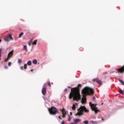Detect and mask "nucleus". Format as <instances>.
Listing matches in <instances>:
<instances>
[{"mask_svg":"<svg viewBox=\"0 0 124 124\" xmlns=\"http://www.w3.org/2000/svg\"><path fill=\"white\" fill-rule=\"evenodd\" d=\"M59 119H60V120H62V118H61V116H59Z\"/></svg>","mask_w":124,"mask_h":124,"instance_id":"35","label":"nucleus"},{"mask_svg":"<svg viewBox=\"0 0 124 124\" xmlns=\"http://www.w3.org/2000/svg\"><path fill=\"white\" fill-rule=\"evenodd\" d=\"M1 42V40H0V43Z\"/></svg>","mask_w":124,"mask_h":124,"instance_id":"40","label":"nucleus"},{"mask_svg":"<svg viewBox=\"0 0 124 124\" xmlns=\"http://www.w3.org/2000/svg\"><path fill=\"white\" fill-rule=\"evenodd\" d=\"M46 86H47V84L46 83H45L43 85V88H45L46 89Z\"/></svg>","mask_w":124,"mask_h":124,"instance_id":"27","label":"nucleus"},{"mask_svg":"<svg viewBox=\"0 0 124 124\" xmlns=\"http://www.w3.org/2000/svg\"><path fill=\"white\" fill-rule=\"evenodd\" d=\"M37 43V40H34V41L32 43V45H36Z\"/></svg>","mask_w":124,"mask_h":124,"instance_id":"18","label":"nucleus"},{"mask_svg":"<svg viewBox=\"0 0 124 124\" xmlns=\"http://www.w3.org/2000/svg\"><path fill=\"white\" fill-rule=\"evenodd\" d=\"M66 91H67V89L66 88L64 90V92H66Z\"/></svg>","mask_w":124,"mask_h":124,"instance_id":"34","label":"nucleus"},{"mask_svg":"<svg viewBox=\"0 0 124 124\" xmlns=\"http://www.w3.org/2000/svg\"><path fill=\"white\" fill-rule=\"evenodd\" d=\"M117 72L118 73H121L123 74L124 73V65H123L121 68L118 69Z\"/></svg>","mask_w":124,"mask_h":124,"instance_id":"8","label":"nucleus"},{"mask_svg":"<svg viewBox=\"0 0 124 124\" xmlns=\"http://www.w3.org/2000/svg\"><path fill=\"white\" fill-rule=\"evenodd\" d=\"M31 71H33V70H32H32H31Z\"/></svg>","mask_w":124,"mask_h":124,"instance_id":"41","label":"nucleus"},{"mask_svg":"<svg viewBox=\"0 0 124 124\" xmlns=\"http://www.w3.org/2000/svg\"><path fill=\"white\" fill-rule=\"evenodd\" d=\"M71 116H72V112H70Z\"/></svg>","mask_w":124,"mask_h":124,"instance_id":"38","label":"nucleus"},{"mask_svg":"<svg viewBox=\"0 0 124 124\" xmlns=\"http://www.w3.org/2000/svg\"><path fill=\"white\" fill-rule=\"evenodd\" d=\"M84 124H89V122L87 120H86V121H84Z\"/></svg>","mask_w":124,"mask_h":124,"instance_id":"22","label":"nucleus"},{"mask_svg":"<svg viewBox=\"0 0 124 124\" xmlns=\"http://www.w3.org/2000/svg\"><path fill=\"white\" fill-rule=\"evenodd\" d=\"M8 65V66H11V62H9Z\"/></svg>","mask_w":124,"mask_h":124,"instance_id":"28","label":"nucleus"},{"mask_svg":"<svg viewBox=\"0 0 124 124\" xmlns=\"http://www.w3.org/2000/svg\"><path fill=\"white\" fill-rule=\"evenodd\" d=\"M89 105L91 106L92 111H94L95 114H98V112H100V111L97 109V108L95 105L92 104L91 102H89Z\"/></svg>","mask_w":124,"mask_h":124,"instance_id":"5","label":"nucleus"},{"mask_svg":"<svg viewBox=\"0 0 124 124\" xmlns=\"http://www.w3.org/2000/svg\"><path fill=\"white\" fill-rule=\"evenodd\" d=\"M48 111L50 115H56L59 114V111L56 107H52L48 109Z\"/></svg>","mask_w":124,"mask_h":124,"instance_id":"4","label":"nucleus"},{"mask_svg":"<svg viewBox=\"0 0 124 124\" xmlns=\"http://www.w3.org/2000/svg\"><path fill=\"white\" fill-rule=\"evenodd\" d=\"M94 99H95V97L94 96V97H93V100H94Z\"/></svg>","mask_w":124,"mask_h":124,"instance_id":"36","label":"nucleus"},{"mask_svg":"<svg viewBox=\"0 0 124 124\" xmlns=\"http://www.w3.org/2000/svg\"><path fill=\"white\" fill-rule=\"evenodd\" d=\"M78 112L77 114H76V116H83L84 115V111L85 113H89L90 111L89 109H87V108L85 106H81L78 109Z\"/></svg>","mask_w":124,"mask_h":124,"instance_id":"3","label":"nucleus"},{"mask_svg":"<svg viewBox=\"0 0 124 124\" xmlns=\"http://www.w3.org/2000/svg\"><path fill=\"white\" fill-rule=\"evenodd\" d=\"M32 40H33V39H31L29 41L28 45H29V46H31V43H32Z\"/></svg>","mask_w":124,"mask_h":124,"instance_id":"13","label":"nucleus"},{"mask_svg":"<svg viewBox=\"0 0 124 124\" xmlns=\"http://www.w3.org/2000/svg\"><path fill=\"white\" fill-rule=\"evenodd\" d=\"M20 69H21V70H24V67L21 66L20 67Z\"/></svg>","mask_w":124,"mask_h":124,"instance_id":"31","label":"nucleus"},{"mask_svg":"<svg viewBox=\"0 0 124 124\" xmlns=\"http://www.w3.org/2000/svg\"><path fill=\"white\" fill-rule=\"evenodd\" d=\"M103 105V103L102 104V105Z\"/></svg>","mask_w":124,"mask_h":124,"instance_id":"42","label":"nucleus"},{"mask_svg":"<svg viewBox=\"0 0 124 124\" xmlns=\"http://www.w3.org/2000/svg\"><path fill=\"white\" fill-rule=\"evenodd\" d=\"M93 82H96V83H97V84H100V85H102V81H101V80H99V78H93Z\"/></svg>","mask_w":124,"mask_h":124,"instance_id":"7","label":"nucleus"},{"mask_svg":"<svg viewBox=\"0 0 124 124\" xmlns=\"http://www.w3.org/2000/svg\"><path fill=\"white\" fill-rule=\"evenodd\" d=\"M71 124H75V123H71Z\"/></svg>","mask_w":124,"mask_h":124,"instance_id":"39","label":"nucleus"},{"mask_svg":"<svg viewBox=\"0 0 124 124\" xmlns=\"http://www.w3.org/2000/svg\"><path fill=\"white\" fill-rule=\"evenodd\" d=\"M47 85L49 86V87H51V82H50V81H48Z\"/></svg>","mask_w":124,"mask_h":124,"instance_id":"23","label":"nucleus"},{"mask_svg":"<svg viewBox=\"0 0 124 124\" xmlns=\"http://www.w3.org/2000/svg\"><path fill=\"white\" fill-rule=\"evenodd\" d=\"M102 121H103V122L104 121V119H103V117H102Z\"/></svg>","mask_w":124,"mask_h":124,"instance_id":"37","label":"nucleus"},{"mask_svg":"<svg viewBox=\"0 0 124 124\" xmlns=\"http://www.w3.org/2000/svg\"><path fill=\"white\" fill-rule=\"evenodd\" d=\"M119 93H121L122 94H123V93H124V91H123V90H120L119 91Z\"/></svg>","mask_w":124,"mask_h":124,"instance_id":"24","label":"nucleus"},{"mask_svg":"<svg viewBox=\"0 0 124 124\" xmlns=\"http://www.w3.org/2000/svg\"><path fill=\"white\" fill-rule=\"evenodd\" d=\"M47 92V90L46 88H43L42 90V93L43 94V95H45L46 94Z\"/></svg>","mask_w":124,"mask_h":124,"instance_id":"11","label":"nucleus"},{"mask_svg":"<svg viewBox=\"0 0 124 124\" xmlns=\"http://www.w3.org/2000/svg\"><path fill=\"white\" fill-rule=\"evenodd\" d=\"M32 63H33V64H37V60H36V59H34L32 61Z\"/></svg>","mask_w":124,"mask_h":124,"instance_id":"15","label":"nucleus"},{"mask_svg":"<svg viewBox=\"0 0 124 124\" xmlns=\"http://www.w3.org/2000/svg\"><path fill=\"white\" fill-rule=\"evenodd\" d=\"M62 118H65V116H66V111H65V109H64V108H62Z\"/></svg>","mask_w":124,"mask_h":124,"instance_id":"9","label":"nucleus"},{"mask_svg":"<svg viewBox=\"0 0 124 124\" xmlns=\"http://www.w3.org/2000/svg\"><path fill=\"white\" fill-rule=\"evenodd\" d=\"M119 82H120V83H121L122 84V85H123V86H124V81H123L121 79H119Z\"/></svg>","mask_w":124,"mask_h":124,"instance_id":"19","label":"nucleus"},{"mask_svg":"<svg viewBox=\"0 0 124 124\" xmlns=\"http://www.w3.org/2000/svg\"><path fill=\"white\" fill-rule=\"evenodd\" d=\"M81 87V84L78 85V87L72 88L69 94V99H71L73 97V100L78 101L81 99V94H80V89L79 87Z\"/></svg>","mask_w":124,"mask_h":124,"instance_id":"1","label":"nucleus"},{"mask_svg":"<svg viewBox=\"0 0 124 124\" xmlns=\"http://www.w3.org/2000/svg\"><path fill=\"white\" fill-rule=\"evenodd\" d=\"M27 64H28V65H31V61H28L27 62Z\"/></svg>","mask_w":124,"mask_h":124,"instance_id":"17","label":"nucleus"},{"mask_svg":"<svg viewBox=\"0 0 124 124\" xmlns=\"http://www.w3.org/2000/svg\"><path fill=\"white\" fill-rule=\"evenodd\" d=\"M23 49H24V50H27V45H25V46H24Z\"/></svg>","mask_w":124,"mask_h":124,"instance_id":"25","label":"nucleus"},{"mask_svg":"<svg viewBox=\"0 0 124 124\" xmlns=\"http://www.w3.org/2000/svg\"><path fill=\"white\" fill-rule=\"evenodd\" d=\"M72 110H73L74 111H75V110H76V106H75V104H73L72 107Z\"/></svg>","mask_w":124,"mask_h":124,"instance_id":"14","label":"nucleus"},{"mask_svg":"<svg viewBox=\"0 0 124 124\" xmlns=\"http://www.w3.org/2000/svg\"><path fill=\"white\" fill-rule=\"evenodd\" d=\"M1 57V49L0 48V58Z\"/></svg>","mask_w":124,"mask_h":124,"instance_id":"30","label":"nucleus"},{"mask_svg":"<svg viewBox=\"0 0 124 124\" xmlns=\"http://www.w3.org/2000/svg\"><path fill=\"white\" fill-rule=\"evenodd\" d=\"M61 124H64V121H62Z\"/></svg>","mask_w":124,"mask_h":124,"instance_id":"33","label":"nucleus"},{"mask_svg":"<svg viewBox=\"0 0 124 124\" xmlns=\"http://www.w3.org/2000/svg\"><path fill=\"white\" fill-rule=\"evenodd\" d=\"M5 41H10V40H13V38H12V35L11 34H9L8 35L4 37V38Z\"/></svg>","mask_w":124,"mask_h":124,"instance_id":"6","label":"nucleus"},{"mask_svg":"<svg viewBox=\"0 0 124 124\" xmlns=\"http://www.w3.org/2000/svg\"><path fill=\"white\" fill-rule=\"evenodd\" d=\"M10 58H9L8 57H7V58H6V59H5V62H8V60L10 59Z\"/></svg>","mask_w":124,"mask_h":124,"instance_id":"26","label":"nucleus"},{"mask_svg":"<svg viewBox=\"0 0 124 124\" xmlns=\"http://www.w3.org/2000/svg\"><path fill=\"white\" fill-rule=\"evenodd\" d=\"M80 122H81V120L79 119H76L74 120L75 124H78V123H80Z\"/></svg>","mask_w":124,"mask_h":124,"instance_id":"12","label":"nucleus"},{"mask_svg":"<svg viewBox=\"0 0 124 124\" xmlns=\"http://www.w3.org/2000/svg\"><path fill=\"white\" fill-rule=\"evenodd\" d=\"M68 88H70V87H68Z\"/></svg>","mask_w":124,"mask_h":124,"instance_id":"43","label":"nucleus"},{"mask_svg":"<svg viewBox=\"0 0 124 124\" xmlns=\"http://www.w3.org/2000/svg\"><path fill=\"white\" fill-rule=\"evenodd\" d=\"M14 52V50H12L8 54V57L10 59L13 56V52Z\"/></svg>","mask_w":124,"mask_h":124,"instance_id":"10","label":"nucleus"},{"mask_svg":"<svg viewBox=\"0 0 124 124\" xmlns=\"http://www.w3.org/2000/svg\"><path fill=\"white\" fill-rule=\"evenodd\" d=\"M23 35H24V32H22L21 33H20V34L19 35V38H21V37H22L23 36Z\"/></svg>","mask_w":124,"mask_h":124,"instance_id":"16","label":"nucleus"},{"mask_svg":"<svg viewBox=\"0 0 124 124\" xmlns=\"http://www.w3.org/2000/svg\"><path fill=\"white\" fill-rule=\"evenodd\" d=\"M27 66H28V65H27V64H25L24 65V69H27Z\"/></svg>","mask_w":124,"mask_h":124,"instance_id":"21","label":"nucleus"},{"mask_svg":"<svg viewBox=\"0 0 124 124\" xmlns=\"http://www.w3.org/2000/svg\"><path fill=\"white\" fill-rule=\"evenodd\" d=\"M22 62H23V61H22L21 59H19L18 60V63H22Z\"/></svg>","mask_w":124,"mask_h":124,"instance_id":"20","label":"nucleus"},{"mask_svg":"<svg viewBox=\"0 0 124 124\" xmlns=\"http://www.w3.org/2000/svg\"><path fill=\"white\" fill-rule=\"evenodd\" d=\"M4 68H5V69H7V68H8V67H7V66L5 65V66H4Z\"/></svg>","mask_w":124,"mask_h":124,"instance_id":"32","label":"nucleus"},{"mask_svg":"<svg viewBox=\"0 0 124 124\" xmlns=\"http://www.w3.org/2000/svg\"><path fill=\"white\" fill-rule=\"evenodd\" d=\"M71 120V118H70V115H69V118H68V122H69V121H70Z\"/></svg>","mask_w":124,"mask_h":124,"instance_id":"29","label":"nucleus"},{"mask_svg":"<svg viewBox=\"0 0 124 124\" xmlns=\"http://www.w3.org/2000/svg\"><path fill=\"white\" fill-rule=\"evenodd\" d=\"M93 93V89L90 87H85L82 90V98L81 102L83 104L87 102V95H91Z\"/></svg>","mask_w":124,"mask_h":124,"instance_id":"2","label":"nucleus"}]
</instances>
